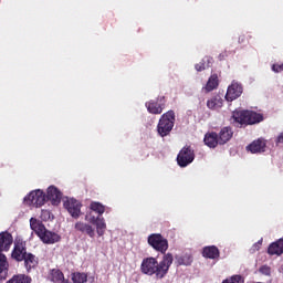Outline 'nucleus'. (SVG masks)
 <instances>
[{
  "mask_svg": "<svg viewBox=\"0 0 283 283\" xmlns=\"http://www.w3.org/2000/svg\"><path fill=\"white\" fill-rule=\"evenodd\" d=\"M171 264H174V254L171 253L164 254L163 260L159 263L158 259L148 256L143 259L140 272L144 275H156V277L163 280V277L169 273Z\"/></svg>",
  "mask_w": 283,
  "mask_h": 283,
  "instance_id": "nucleus-1",
  "label": "nucleus"
},
{
  "mask_svg": "<svg viewBox=\"0 0 283 283\" xmlns=\"http://www.w3.org/2000/svg\"><path fill=\"white\" fill-rule=\"evenodd\" d=\"M262 120H264V116L253 111H234L232 113V125H234V127L258 125V123H262Z\"/></svg>",
  "mask_w": 283,
  "mask_h": 283,
  "instance_id": "nucleus-2",
  "label": "nucleus"
},
{
  "mask_svg": "<svg viewBox=\"0 0 283 283\" xmlns=\"http://www.w3.org/2000/svg\"><path fill=\"white\" fill-rule=\"evenodd\" d=\"M30 227L44 244H56V242H61V235L48 230L43 222L36 218L30 219Z\"/></svg>",
  "mask_w": 283,
  "mask_h": 283,
  "instance_id": "nucleus-3",
  "label": "nucleus"
},
{
  "mask_svg": "<svg viewBox=\"0 0 283 283\" xmlns=\"http://www.w3.org/2000/svg\"><path fill=\"white\" fill-rule=\"evenodd\" d=\"M174 125H176V113L174 111H168L159 118L157 134H159L161 138L169 136L174 129Z\"/></svg>",
  "mask_w": 283,
  "mask_h": 283,
  "instance_id": "nucleus-4",
  "label": "nucleus"
},
{
  "mask_svg": "<svg viewBox=\"0 0 283 283\" xmlns=\"http://www.w3.org/2000/svg\"><path fill=\"white\" fill-rule=\"evenodd\" d=\"M196 160V151L191 146H184L177 155V165L180 167H189Z\"/></svg>",
  "mask_w": 283,
  "mask_h": 283,
  "instance_id": "nucleus-5",
  "label": "nucleus"
},
{
  "mask_svg": "<svg viewBox=\"0 0 283 283\" xmlns=\"http://www.w3.org/2000/svg\"><path fill=\"white\" fill-rule=\"evenodd\" d=\"M148 244L158 251L159 253H167L169 249V241L163 237L160 233H153L148 237Z\"/></svg>",
  "mask_w": 283,
  "mask_h": 283,
  "instance_id": "nucleus-6",
  "label": "nucleus"
},
{
  "mask_svg": "<svg viewBox=\"0 0 283 283\" xmlns=\"http://www.w3.org/2000/svg\"><path fill=\"white\" fill-rule=\"evenodd\" d=\"M46 196L43 190H33L24 197V203L29 207H43L45 205Z\"/></svg>",
  "mask_w": 283,
  "mask_h": 283,
  "instance_id": "nucleus-7",
  "label": "nucleus"
},
{
  "mask_svg": "<svg viewBox=\"0 0 283 283\" xmlns=\"http://www.w3.org/2000/svg\"><path fill=\"white\" fill-rule=\"evenodd\" d=\"M29 253L30 252H28L25 242L19 241L14 244V248L11 253V258L15 260V262H23Z\"/></svg>",
  "mask_w": 283,
  "mask_h": 283,
  "instance_id": "nucleus-8",
  "label": "nucleus"
},
{
  "mask_svg": "<svg viewBox=\"0 0 283 283\" xmlns=\"http://www.w3.org/2000/svg\"><path fill=\"white\" fill-rule=\"evenodd\" d=\"M242 92H244L242 84H240L235 81H232L231 85L228 86L226 99L231 103V102L235 101L237 98H240L242 96Z\"/></svg>",
  "mask_w": 283,
  "mask_h": 283,
  "instance_id": "nucleus-9",
  "label": "nucleus"
},
{
  "mask_svg": "<svg viewBox=\"0 0 283 283\" xmlns=\"http://www.w3.org/2000/svg\"><path fill=\"white\" fill-rule=\"evenodd\" d=\"M146 108L149 114H163V109H165V96L158 97L157 101L150 99L146 102Z\"/></svg>",
  "mask_w": 283,
  "mask_h": 283,
  "instance_id": "nucleus-10",
  "label": "nucleus"
},
{
  "mask_svg": "<svg viewBox=\"0 0 283 283\" xmlns=\"http://www.w3.org/2000/svg\"><path fill=\"white\" fill-rule=\"evenodd\" d=\"M64 207L72 218H78L81 216V207L83 206L76 199H69L64 202Z\"/></svg>",
  "mask_w": 283,
  "mask_h": 283,
  "instance_id": "nucleus-11",
  "label": "nucleus"
},
{
  "mask_svg": "<svg viewBox=\"0 0 283 283\" xmlns=\"http://www.w3.org/2000/svg\"><path fill=\"white\" fill-rule=\"evenodd\" d=\"M63 198V193L59 188L54 186H50L46 191V200L49 199L52 205H61V200Z\"/></svg>",
  "mask_w": 283,
  "mask_h": 283,
  "instance_id": "nucleus-12",
  "label": "nucleus"
},
{
  "mask_svg": "<svg viewBox=\"0 0 283 283\" xmlns=\"http://www.w3.org/2000/svg\"><path fill=\"white\" fill-rule=\"evenodd\" d=\"M247 149L251 154H262V151H266V140L263 138L255 139L247 146Z\"/></svg>",
  "mask_w": 283,
  "mask_h": 283,
  "instance_id": "nucleus-13",
  "label": "nucleus"
},
{
  "mask_svg": "<svg viewBox=\"0 0 283 283\" xmlns=\"http://www.w3.org/2000/svg\"><path fill=\"white\" fill-rule=\"evenodd\" d=\"M12 242H14V239L12 238V234L8 231L0 233V253L3 251H10V247H12Z\"/></svg>",
  "mask_w": 283,
  "mask_h": 283,
  "instance_id": "nucleus-14",
  "label": "nucleus"
},
{
  "mask_svg": "<svg viewBox=\"0 0 283 283\" xmlns=\"http://www.w3.org/2000/svg\"><path fill=\"white\" fill-rule=\"evenodd\" d=\"M217 138L219 140V145H227V143L233 138V129L229 126L221 128L219 134H217Z\"/></svg>",
  "mask_w": 283,
  "mask_h": 283,
  "instance_id": "nucleus-15",
  "label": "nucleus"
},
{
  "mask_svg": "<svg viewBox=\"0 0 283 283\" xmlns=\"http://www.w3.org/2000/svg\"><path fill=\"white\" fill-rule=\"evenodd\" d=\"M203 143L210 149H216V147L220 145V142L218 139V133L216 132L206 133Z\"/></svg>",
  "mask_w": 283,
  "mask_h": 283,
  "instance_id": "nucleus-16",
  "label": "nucleus"
},
{
  "mask_svg": "<svg viewBox=\"0 0 283 283\" xmlns=\"http://www.w3.org/2000/svg\"><path fill=\"white\" fill-rule=\"evenodd\" d=\"M22 262H24L27 273H32V269H36V266H39V258L30 252L28 253L27 258L22 260Z\"/></svg>",
  "mask_w": 283,
  "mask_h": 283,
  "instance_id": "nucleus-17",
  "label": "nucleus"
},
{
  "mask_svg": "<svg viewBox=\"0 0 283 283\" xmlns=\"http://www.w3.org/2000/svg\"><path fill=\"white\" fill-rule=\"evenodd\" d=\"M202 255L208 260H218L220 258V249L216 245H208L202 249Z\"/></svg>",
  "mask_w": 283,
  "mask_h": 283,
  "instance_id": "nucleus-18",
  "label": "nucleus"
},
{
  "mask_svg": "<svg viewBox=\"0 0 283 283\" xmlns=\"http://www.w3.org/2000/svg\"><path fill=\"white\" fill-rule=\"evenodd\" d=\"M75 231H80V233H86V235H88L90 238H94L95 232H94V228L85 222H76L74 226Z\"/></svg>",
  "mask_w": 283,
  "mask_h": 283,
  "instance_id": "nucleus-19",
  "label": "nucleus"
},
{
  "mask_svg": "<svg viewBox=\"0 0 283 283\" xmlns=\"http://www.w3.org/2000/svg\"><path fill=\"white\" fill-rule=\"evenodd\" d=\"M269 255H282L283 253V238L271 243L268 248Z\"/></svg>",
  "mask_w": 283,
  "mask_h": 283,
  "instance_id": "nucleus-20",
  "label": "nucleus"
},
{
  "mask_svg": "<svg viewBox=\"0 0 283 283\" xmlns=\"http://www.w3.org/2000/svg\"><path fill=\"white\" fill-rule=\"evenodd\" d=\"M8 258L0 252V282H3L8 277Z\"/></svg>",
  "mask_w": 283,
  "mask_h": 283,
  "instance_id": "nucleus-21",
  "label": "nucleus"
},
{
  "mask_svg": "<svg viewBox=\"0 0 283 283\" xmlns=\"http://www.w3.org/2000/svg\"><path fill=\"white\" fill-rule=\"evenodd\" d=\"M224 103V99L220 95H214L207 101L208 109H220Z\"/></svg>",
  "mask_w": 283,
  "mask_h": 283,
  "instance_id": "nucleus-22",
  "label": "nucleus"
},
{
  "mask_svg": "<svg viewBox=\"0 0 283 283\" xmlns=\"http://www.w3.org/2000/svg\"><path fill=\"white\" fill-rule=\"evenodd\" d=\"M220 85V80L218 78V74L213 73L209 78L205 86L206 92H213V90H218Z\"/></svg>",
  "mask_w": 283,
  "mask_h": 283,
  "instance_id": "nucleus-23",
  "label": "nucleus"
},
{
  "mask_svg": "<svg viewBox=\"0 0 283 283\" xmlns=\"http://www.w3.org/2000/svg\"><path fill=\"white\" fill-rule=\"evenodd\" d=\"M177 266H191L193 264V256L191 254H184L176 256Z\"/></svg>",
  "mask_w": 283,
  "mask_h": 283,
  "instance_id": "nucleus-24",
  "label": "nucleus"
},
{
  "mask_svg": "<svg viewBox=\"0 0 283 283\" xmlns=\"http://www.w3.org/2000/svg\"><path fill=\"white\" fill-rule=\"evenodd\" d=\"M49 277L53 283H62L65 280V274L59 269H53Z\"/></svg>",
  "mask_w": 283,
  "mask_h": 283,
  "instance_id": "nucleus-25",
  "label": "nucleus"
},
{
  "mask_svg": "<svg viewBox=\"0 0 283 283\" xmlns=\"http://www.w3.org/2000/svg\"><path fill=\"white\" fill-rule=\"evenodd\" d=\"M7 283H32V276L25 274H15Z\"/></svg>",
  "mask_w": 283,
  "mask_h": 283,
  "instance_id": "nucleus-26",
  "label": "nucleus"
},
{
  "mask_svg": "<svg viewBox=\"0 0 283 283\" xmlns=\"http://www.w3.org/2000/svg\"><path fill=\"white\" fill-rule=\"evenodd\" d=\"M97 235H105V229H107V224L105 223V218L99 217L95 223Z\"/></svg>",
  "mask_w": 283,
  "mask_h": 283,
  "instance_id": "nucleus-27",
  "label": "nucleus"
},
{
  "mask_svg": "<svg viewBox=\"0 0 283 283\" xmlns=\"http://www.w3.org/2000/svg\"><path fill=\"white\" fill-rule=\"evenodd\" d=\"M90 209L91 211L97 213L99 218L105 213V206H103V203L101 202H96V201L91 202Z\"/></svg>",
  "mask_w": 283,
  "mask_h": 283,
  "instance_id": "nucleus-28",
  "label": "nucleus"
},
{
  "mask_svg": "<svg viewBox=\"0 0 283 283\" xmlns=\"http://www.w3.org/2000/svg\"><path fill=\"white\" fill-rule=\"evenodd\" d=\"M72 281L74 283H85V282H87V274L81 273V272H75L72 274Z\"/></svg>",
  "mask_w": 283,
  "mask_h": 283,
  "instance_id": "nucleus-29",
  "label": "nucleus"
},
{
  "mask_svg": "<svg viewBox=\"0 0 283 283\" xmlns=\"http://www.w3.org/2000/svg\"><path fill=\"white\" fill-rule=\"evenodd\" d=\"M221 283H244V279H242V275H232L231 277L223 280Z\"/></svg>",
  "mask_w": 283,
  "mask_h": 283,
  "instance_id": "nucleus-30",
  "label": "nucleus"
},
{
  "mask_svg": "<svg viewBox=\"0 0 283 283\" xmlns=\"http://www.w3.org/2000/svg\"><path fill=\"white\" fill-rule=\"evenodd\" d=\"M101 217H95L93 211H90L88 213H86L85 216V220H87V222H90V224H96V221L99 219Z\"/></svg>",
  "mask_w": 283,
  "mask_h": 283,
  "instance_id": "nucleus-31",
  "label": "nucleus"
},
{
  "mask_svg": "<svg viewBox=\"0 0 283 283\" xmlns=\"http://www.w3.org/2000/svg\"><path fill=\"white\" fill-rule=\"evenodd\" d=\"M206 67H207V63L205 62L203 59L200 61V63L195 65V69L197 70V72H205Z\"/></svg>",
  "mask_w": 283,
  "mask_h": 283,
  "instance_id": "nucleus-32",
  "label": "nucleus"
},
{
  "mask_svg": "<svg viewBox=\"0 0 283 283\" xmlns=\"http://www.w3.org/2000/svg\"><path fill=\"white\" fill-rule=\"evenodd\" d=\"M272 72H275V74H280V72H283V63H275L271 67Z\"/></svg>",
  "mask_w": 283,
  "mask_h": 283,
  "instance_id": "nucleus-33",
  "label": "nucleus"
},
{
  "mask_svg": "<svg viewBox=\"0 0 283 283\" xmlns=\"http://www.w3.org/2000/svg\"><path fill=\"white\" fill-rule=\"evenodd\" d=\"M260 273L263 275H271V268L269 265H263L259 269Z\"/></svg>",
  "mask_w": 283,
  "mask_h": 283,
  "instance_id": "nucleus-34",
  "label": "nucleus"
},
{
  "mask_svg": "<svg viewBox=\"0 0 283 283\" xmlns=\"http://www.w3.org/2000/svg\"><path fill=\"white\" fill-rule=\"evenodd\" d=\"M203 63H206V67H211L213 65V59L209 55L203 57Z\"/></svg>",
  "mask_w": 283,
  "mask_h": 283,
  "instance_id": "nucleus-35",
  "label": "nucleus"
},
{
  "mask_svg": "<svg viewBox=\"0 0 283 283\" xmlns=\"http://www.w3.org/2000/svg\"><path fill=\"white\" fill-rule=\"evenodd\" d=\"M275 143H276V145H283V130L276 137Z\"/></svg>",
  "mask_w": 283,
  "mask_h": 283,
  "instance_id": "nucleus-36",
  "label": "nucleus"
},
{
  "mask_svg": "<svg viewBox=\"0 0 283 283\" xmlns=\"http://www.w3.org/2000/svg\"><path fill=\"white\" fill-rule=\"evenodd\" d=\"M245 41H247V35L241 34V35L239 36V43H245Z\"/></svg>",
  "mask_w": 283,
  "mask_h": 283,
  "instance_id": "nucleus-37",
  "label": "nucleus"
},
{
  "mask_svg": "<svg viewBox=\"0 0 283 283\" xmlns=\"http://www.w3.org/2000/svg\"><path fill=\"white\" fill-rule=\"evenodd\" d=\"M219 61H224V59H227V53H221L218 56Z\"/></svg>",
  "mask_w": 283,
  "mask_h": 283,
  "instance_id": "nucleus-38",
  "label": "nucleus"
},
{
  "mask_svg": "<svg viewBox=\"0 0 283 283\" xmlns=\"http://www.w3.org/2000/svg\"><path fill=\"white\" fill-rule=\"evenodd\" d=\"M43 213H44L45 216H50V211H48V210L43 211Z\"/></svg>",
  "mask_w": 283,
  "mask_h": 283,
  "instance_id": "nucleus-39",
  "label": "nucleus"
}]
</instances>
